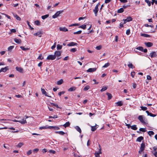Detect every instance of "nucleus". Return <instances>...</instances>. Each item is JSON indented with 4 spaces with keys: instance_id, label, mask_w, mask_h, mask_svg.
I'll return each mask as SVG.
<instances>
[{
    "instance_id": "obj_1",
    "label": "nucleus",
    "mask_w": 157,
    "mask_h": 157,
    "mask_svg": "<svg viewBox=\"0 0 157 157\" xmlns=\"http://www.w3.org/2000/svg\"><path fill=\"white\" fill-rule=\"evenodd\" d=\"M100 5V3H98L95 6L94 9L93 10L94 12V13L95 16H97V13L98 10V6Z\"/></svg>"
},
{
    "instance_id": "obj_2",
    "label": "nucleus",
    "mask_w": 157,
    "mask_h": 157,
    "mask_svg": "<svg viewBox=\"0 0 157 157\" xmlns=\"http://www.w3.org/2000/svg\"><path fill=\"white\" fill-rule=\"evenodd\" d=\"M145 147L144 143H143L141 144V146L140 150L139 151V153L141 154V152L144 150Z\"/></svg>"
},
{
    "instance_id": "obj_3",
    "label": "nucleus",
    "mask_w": 157,
    "mask_h": 157,
    "mask_svg": "<svg viewBox=\"0 0 157 157\" xmlns=\"http://www.w3.org/2000/svg\"><path fill=\"white\" fill-rule=\"evenodd\" d=\"M63 12V10H60L59 11H57L56 13L54 15H53L52 16V17L53 18H55L57 17H58L59 16V14Z\"/></svg>"
},
{
    "instance_id": "obj_4",
    "label": "nucleus",
    "mask_w": 157,
    "mask_h": 157,
    "mask_svg": "<svg viewBox=\"0 0 157 157\" xmlns=\"http://www.w3.org/2000/svg\"><path fill=\"white\" fill-rule=\"evenodd\" d=\"M14 122H19L21 124H24L27 123L26 121V120L25 119H23L22 120H14L13 121Z\"/></svg>"
},
{
    "instance_id": "obj_5",
    "label": "nucleus",
    "mask_w": 157,
    "mask_h": 157,
    "mask_svg": "<svg viewBox=\"0 0 157 157\" xmlns=\"http://www.w3.org/2000/svg\"><path fill=\"white\" fill-rule=\"evenodd\" d=\"M56 58V56L54 55H50L47 57V59L48 60H53L55 59Z\"/></svg>"
},
{
    "instance_id": "obj_6",
    "label": "nucleus",
    "mask_w": 157,
    "mask_h": 157,
    "mask_svg": "<svg viewBox=\"0 0 157 157\" xmlns=\"http://www.w3.org/2000/svg\"><path fill=\"white\" fill-rule=\"evenodd\" d=\"M150 56L151 58H154L157 57V54L155 52H152L150 54Z\"/></svg>"
},
{
    "instance_id": "obj_7",
    "label": "nucleus",
    "mask_w": 157,
    "mask_h": 157,
    "mask_svg": "<svg viewBox=\"0 0 157 157\" xmlns=\"http://www.w3.org/2000/svg\"><path fill=\"white\" fill-rule=\"evenodd\" d=\"M9 68L8 67H6L4 68H2L0 70V72H5Z\"/></svg>"
},
{
    "instance_id": "obj_8",
    "label": "nucleus",
    "mask_w": 157,
    "mask_h": 157,
    "mask_svg": "<svg viewBox=\"0 0 157 157\" xmlns=\"http://www.w3.org/2000/svg\"><path fill=\"white\" fill-rule=\"evenodd\" d=\"M61 52L59 51H56L54 55L56 57H59L61 56Z\"/></svg>"
},
{
    "instance_id": "obj_9",
    "label": "nucleus",
    "mask_w": 157,
    "mask_h": 157,
    "mask_svg": "<svg viewBox=\"0 0 157 157\" xmlns=\"http://www.w3.org/2000/svg\"><path fill=\"white\" fill-rule=\"evenodd\" d=\"M77 45H78V44L77 43H75L73 42H71L67 44V46H77Z\"/></svg>"
},
{
    "instance_id": "obj_10",
    "label": "nucleus",
    "mask_w": 157,
    "mask_h": 157,
    "mask_svg": "<svg viewBox=\"0 0 157 157\" xmlns=\"http://www.w3.org/2000/svg\"><path fill=\"white\" fill-rule=\"evenodd\" d=\"M138 119L140 120V121L143 124L145 123V122L143 120V117L142 116L140 115L138 117Z\"/></svg>"
},
{
    "instance_id": "obj_11",
    "label": "nucleus",
    "mask_w": 157,
    "mask_h": 157,
    "mask_svg": "<svg viewBox=\"0 0 157 157\" xmlns=\"http://www.w3.org/2000/svg\"><path fill=\"white\" fill-rule=\"evenodd\" d=\"M41 91L42 92V93L43 94H44L45 96L49 97H51V96H49L47 95V93L46 92V91H45V90L44 89L41 88Z\"/></svg>"
},
{
    "instance_id": "obj_12",
    "label": "nucleus",
    "mask_w": 157,
    "mask_h": 157,
    "mask_svg": "<svg viewBox=\"0 0 157 157\" xmlns=\"http://www.w3.org/2000/svg\"><path fill=\"white\" fill-rule=\"evenodd\" d=\"M13 16L15 17L16 19L18 21H21V18L16 14L14 13H12Z\"/></svg>"
},
{
    "instance_id": "obj_13",
    "label": "nucleus",
    "mask_w": 157,
    "mask_h": 157,
    "mask_svg": "<svg viewBox=\"0 0 157 157\" xmlns=\"http://www.w3.org/2000/svg\"><path fill=\"white\" fill-rule=\"evenodd\" d=\"M145 44L147 47H150L153 45V43L150 42H145Z\"/></svg>"
},
{
    "instance_id": "obj_14",
    "label": "nucleus",
    "mask_w": 157,
    "mask_h": 157,
    "mask_svg": "<svg viewBox=\"0 0 157 157\" xmlns=\"http://www.w3.org/2000/svg\"><path fill=\"white\" fill-rule=\"evenodd\" d=\"M42 33V32L40 31L36 33H34V35L35 36H38L40 37H41Z\"/></svg>"
},
{
    "instance_id": "obj_15",
    "label": "nucleus",
    "mask_w": 157,
    "mask_h": 157,
    "mask_svg": "<svg viewBox=\"0 0 157 157\" xmlns=\"http://www.w3.org/2000/svg\"><path fill=\"white\" fill-rule=\"evenodd\" d=\"M16 70L17 71L21 73H23V69L22 68L17 67H16Z\"/></svg>"
},
{
    "instance_id": "obj_16",
    "label": "nucleus",
    "mask_w": 157,
    "mask_h": 157,
    "mask_svg": "<svg viewBox=\"0 0 157 157\" xmlns=\"http://www.w3.org/2000/svg\"><path fill=\"white\" fill-rule=\"evenodd\" d=\"M59 30L61 31H62L63 32H67L68 31V29L66 28L65 27H64L63 28L60 27L59 29Z\"/></svg>"
},
{
    "instance_id": "obj_17",
    "label": "nucleus",
    "mask_w": 157,
    "mask_h": 157,
    "mask_svg": "<svg viewBox=\"0 0 157 157\" xmlns=\"http://www.w3.org/2000/svg\"><path fill=\"white\" fill-rule=\"evenodd\" d=\"M96 68H89L87 70V72H91L95 71H96Z\"/></svg>"
},
{
    "instance_id": "obj_18",
    "label": "nucleus",
    "mask_w": 157,
    "mask_h": 157,
    "mask_svg": "<svg viewBox=\"0 0 157 157\" xmlns=\"http://www.w3.org/2000/svg\"><path fill=\"white\" fill-rule=\"evenodd\" d=\"M144 139V137L143 136H140L138 137L136 139V141L140 142L142 140Z\"/></svg>"
},
{
    "instance_id": "obj_19",
    "label": "nucleus",
    "mask_w": 157,
    "mask_h": 157,
    "mask_svg": "<svg viewBox=\"0 0 157 157\" xmlns=\"http://www.w3.org/2000/svg\"><path fill=\"white\" fill-rule=\"evenodd\" d=\"M76 89V87L75 86H73L70 87L68 90L69 91H72L75 90Z\"/></svg>"
},
{
    "instance_id": "obj_20",
    "label": "nucleus",
    "mask_w": 157,
    "mask_h": 157,
    "mask_svg": "<svg viewBox=\"0 0 157 157\" xmlns=\"http://www.w3.org/2000/svg\"><path fill=\"white\" fill-rule=\"evenodd\" d=\"M75 128L80 133H81L82 131L81 128L79 126H76V127H75Z\"/></svg>"
},
{
    "instance_id": "obj_21",
    "label": "nucleus",
    "mask_w": 157,
    "mask_h": 157,
    "mask_svg": "<svg viewBox=\"0 0 157 157\" xmlns=\"http://www.w3.org/2000/svg\"><path fill=\"white\" fill-rule=\"evenodd\" d=\"M14 41L15 42L18 44H20L21 43V40L20 39H18L17 38H15L14 39Z\"/></svg>"
},
{
    "instance_id": "obj_22",
    "label": "nucleus",
    "mask_w": 157,
    "mask_h": 157,
    "mask_svg": "<svg viewBox=\"0 0 157 157\" xmlns=\"http://www.w3.org/2000/svg\"><path fill=\"white\" fill-rule=\"evenodd\" d=\"M131 128L132 129L134 130H136L137 129V128L136 127V125H134L131 126Z\"/></svg>"
},
{
    "instance_id": "obj_23",
    "label": "nucleus",
    "mask_w": 157,
    "mask_h": 157,
    "mask_svg": "<svg viewBox=\"0 0 157 157\" xmlns=\"http://www.w3.org/2000/svg\"><path fill=\"white\" fill-rule=\"evenodd\" d=\"M140 36H144L146 37H149L150 36V35L145 33H141L140 34Z\"/></svg>"
},
{
    "instance_id": "obj_24",
    "label": "nucleus",
    "mask_w": 157,
    "mask_h": 157,
    "mask_svg": "<svg viewBox=\"0 0 157 157\" xmlns=\"http://www.w3.org/2000/svg\"><path fill=\"white\" fill-rule=\"evenodd\" d=\"M128 66L129 68L132 69L135 68V67L133 66L132 64L130 62H129V64H128Z\"/></svg>"
},
{
    "instance_id": "obj_25",
    "label": "nucleus",
    "mask_w": 157,
    "mask_h": 157,
    "mask_svg": "<svg viewBox=\"0 0 157 157\" xmlns=\"http://www.w3.org/2000/svg\"><path fill=\"white\" fill-rule=\"evenodd\" d=\"M106 94L108 96V100H110L111 99L112 97V96L111 94L107 93H106Z\"/></svg>"
},
{
    "instance_id": "obj_26",
    "label": "nucleus",
    "mask_w": 157,
    "mask_h": 157,
    "mask_svg": "<svg viewBox=\"0 0 157 157\" xmlns=\"http://www.w3.org/2000/svg\"><path fill=\"white\" fill-rule=\"evenodd\" d=\"M51 105L52 106H56L57 108H60L61 109V108H60L59 107L58 105L56 104H55L54 103H51Z\"/></svg>"
},
{
    "instance_id": "obj_27",
    "label": "nucleus",
    "mask_w": 157,
    "mask_h": 157,
    "mask_svg": "<svg viewBox=\"0 0 157 157\" xmlns=\"http://www.w3.org/2000/svg\"><path fill=\"white\" fill-rule=\"evenodd\" d=\"M117 106H121L123 105V103L121 101H119L116 103Z\"/></svg>"
},
{
    "instance_id": "obj_28",
    "label": "nucleus",
    "mask_w": 157,
    "mask_h": 157,
    "mask_svg": "<svg viewBox=\"0 0 157 157\" xmlns=\"http://www.w3.org/2000/svg\"><path fill=\"white\" fill-rule=\"evenodd\" d=\"M20 48L22 50L24 51H26L29 49V48H25L24 47L22 46H21Z\"/></svg>"
},
{
    "instance_id": "obj_29",
    "label": "nucleus",
    "mask_w": 157,
    "mask_h": 157,
    "mask_svg": "<svg viewBox=\"0 0 157 157\" xmlns=\"http://www.w3.org/2000/svg\"><path fill=\"white\" fill-rule=\"evenodd\" d=\"M124 11L123 8H121L117 10V13H121L123 12Z\"/></svg>"
},
{
    "instance_id": "obj_30",
    "label": "nucleus",
    "mask_w": 157,
    "mask_h": 157,
    "mask_svg": "<svg viewBox=\"0 0 157 157\" xmlns=\"http://www.w3.org/2000/svg\"><path fill=\"white\" fill-rule=\"evenodd\" d=\"M70 123L69 122H67L63 125V126L64 127L66 128V127L69 126L70 125Z\"/></svg>"
},
{
    "instance_id": "obj_31",
    "label": "nucleus",
    "mask_w": 157,
    "mask_h": 157,
    "mask_svg": "<svg viewBox=\"0 0 157 157\" xmlns=\"http://www.w3.org/2000/svg\"><path fill=\"white\" fill-rule=\"evenodd\" d=\"M56 133L59 134L61 135H63L65 134V132L63 131H56Z\"/></svg>"
},
{
    "instance_id": "obj_32",
    "label": "nucleus",
    "mask_w": 157,
    "mask_h": 157,
    "mask_svg": "<svg viewBox=\"0 0 157 157\" xmlns=\"http://www.w3.org/2000/svg\"><path fill=\"white\" fill-rule=\"evenodd\" d=\"M63 82V81L62 79H61L60 80L58 81L57 82V84L58 85H60Z\"/></svg>"
},
{
    "instance_id": "obj_33",
    "label": "nucleus",
    "mask_w": 157,
    "mask_h": 157,
    "mask_svg": "<svg viewBox=\"0 0 157 157\" xmlns=\"http://www.w3.org/2000/svg\"><path fill=\"white\" fill-rule=\"evenodd\" d=\"M49 16V15L48 14H46L45 15L42 16L41 17V18L42 19L44 20L45 19L47 18Z\"/></svg>"
},
{
    "instance_id": "obj_34",
    "label": "nucleus",
    "mask_w": 157,
    "mask_h": 157,
    "mask_svg": "<svg viewBox=\"0 0 157 157\" xmlns=\"http://www.w3.org/2000/svg\"><path fill=\"white\" fill-rule=\"evenodd\" d=\"M79 28H81L84 29H85L86 28V25H82L79 26Z\"/></svg>"
},
{
    "instance_id": "obj_35",
    "label": "nucleus",
    "mask_w": 157,
    "mask_h": 157,
    "mask_svg": "<svg viewBox=\"0 0 157 157\" xmlns=\"http://www.w3.org/2000/svg\"><path fill=\"white\" fill-rule=\"evenodd\" d=\"M107 89V88L106 86H104L102 87V88L101 90V92H103L106 90Z\"/></svg>"
},
{
    "instance_id": "obj_36",
    "label": "nucleus",
    "mask_w": 157,
    "mask_h": 157,
    "mask_svg": "<svg viewBox=\"0 0 157 157\" xmlns=\"http://www.w3.org/2000/svg\"><path fill=\"white\" fill-rule=\"evenodd\" d=\"M62 46L58 44L57 45V50H60L62 49Z\"/></svg>"
},
{
    "instance_id": "obj_37",
    "label": "nucleus",
    "mask_w": 157,
    "mask_h": 157,
    "mask_svg": "<svg viewBox=\"0 0 157 157\" xmlns=\"http://www.w3.org/2000/svg\"><path fill=\"white\" fill-rule=\"evenodd\" d=\"M145 2H146L147 3V4L149 6H151V2L149 0H145Z\"/></svg>"
},
{
    "instance_id": "obj_38",
    "label": "nucleus",
    "mask_w": 157,
    "mask_h": 157,
    "mask_svg": "<svg viewBox=\"0 0 157 157\" xmlns=\"http://www.w3.org/2000/svg\"><path fill=\"white\" fill-rule=\"evenodd\" d=\"M90 86H86L83 89L84 91H87L90 89Z\"/></svg>"
},
{
    "instance_id": "obj_39",
    "label": "nucleus",
    "mask_w": 157,
    "mask_h": 157,
    "mask_svg": "<svg viewBox=\"0 0 157 157\" xmlns=\"http://www.w3.org/2000/svg\"><path fill=\"white\" fill-rule=\"evenodd\" d=\"M148 134L149 136L153 135L154 134V132L153 131H149L148 132Z\"/></svg>"
},
{
    "instance_id": "obj_40",
    "label": "nucleus",
    "mask_w": 157,
    "mask_h": 157,
    "mask_svg": "<svg viewBox=\"0 0 157 157\" xmlns=\"http://www.w3.org/2000/svg\"><path fill=\"white\" fill-rule=\"evenodd\" d=\"M27 23L31 30H33L34 29V28L32 27L31 25H30V22L29 21H27Z\"/></svg>"
},
{
    "instance_id": "obj_41",
    "label": "nucleus",
    "mask_w": 157,
    "mask_h": 157,
    "mask_svg": "<svg viewBox=\"0 0 157 157\" xmlns=\"http://www.w3.org/2000/svg\"><path fill=\"white\" fill-rule=\"evenodd\" d=\"M126 19L128 22L132 20V18L131 17H128Z\"/></svg>"
},
{
    "instance_id": "obj_42",
    "label": "nucleus",
    "mask_w": 157,
    "mask_h": 157,
    "mask_svg": "<svg viewBox=\"0 0 157 157\" xmlns=\"http://www.w3.org/2000/svg\"><path fill=\"white\" fill-rule=\"evenodd\" d=\"M97 128L95 126L91 127V130L93 132Z\"/></svg>"
},
{
    "instance_id": "obj_43",
    "label": "nucleus",
    "mask_w": 157,
    "mask_h": 157,
    "mask_svg": "<svg viewBox=\"0 0 157 157\" xmlns=\"http://www.w3.org/2000/svg\"><path fill=\"white\" fill-rule=\"evenodd\" d=\"M136 49L142 52H143V48L142 47H138L136 48Z\"/></svg>"
},
{
    "instance_id": "obj_44",
    "label": "nucleus",
    "mask_w": 157,
    "mask_h": 157,
    "mask_svg": "<svg viewBox=\"0 0 157 157\" xmlns=\"http://www.w3.org/2000/svg\"><path fill=\"white\" fill-rule=\"evenodd\" d=\"M35 24L37 25H40V22L38 20H36L35 21Z\"/></svg>"
},
{
    "instance_id": "obj_45",
    "label": "nucleus",
    "mask_w": 157,
    "mask_h": 157,
    "mask_svg": "<svg viewBox=\"0 0 157 157\" xmlns=\"http://www.w3.org/2000/svg\"><path fill=\"white\" fill-rule=\"evenodd\" d=\"M24 144L22 143H19L17 145V147H21Z\"/></svg>"
},
{
    "instance_id": "obj_46",
    "label": "nucleus",
    "mask_w": 157,
    "mask_h": 157,
    "mask_svg": "<svg viewBox=\"0 0 157 157\" xmlns=\"http://www.w3.org/2000/svg\"><path fill=\"white\" fill-rule=\"evenodd\" d=\"M14 47L13 46H11L9 47L8 48V50L9 51H11L12 50L13 48Z\"/></svg>"
},
{
    "instance_id": "obj_47",
    "label": "nucleus",
    "mask_w": 157,
    "mask_h": 157,
    "mask_svg": "<svg viewBox=\"0 0 157 157\" xmlns=\"http://www.w3.org/2000/svg\"><path fill=\"white\" fill-rule=\"evenodd\" d=\"M139 130L140 131H142L144 132H145L146 131V130L145 128H140Z\"/></svg>"
},
{
    "instance_id": "obj_48",
    "label": "nucleus",
    "mask_w": 157,
    "mask_h": 157,
    "mask_svg": "<svg viewBox=\"0 0 157 157\" xmlns=\"http://www.w3.org/2000/svg\"><path fill=\"white\" fill-rule=\"evenodd\" d=\"M109 65V63H106L103 66H102V67L106 68L108 67Z\"/></svg>"
},
{
    "instance_id": "obj_49",
    "label": "nucleus",
    "mask_w": 157,
    "mask_h": 157,
    "mask_svg": "<svg viewBox=\"0 0 157 157\" xmlns=\"http://www.w3.org/2000/svg\"><path fill=\"white\" fill-rule=\"evenodd\" d=\"M77 50V49L76 48H73L71 49L70 50V52H75Z\"/></svg>"
},
{
    "instance_id": "obj_50",
    "label": "nucleus",
    "mask_w": 157,
    "mask_h": 157,
    "mask_svg": "<svg viewBox=\"0 0 157 157\" xmlns=\"http://www.w3.org/2000/svg\"><path fill=\"white\" fill-rule=\"evenodd\" d=\"M32 153V150H29L27 152L26 154H27V155H29L30 154H31Z\"/></svg>"
},
{
    "instance_id": "obj_51",
    "label": "nucleus",
    "mask_w": 157,
    "mask_h": 157,
    "mask_svg": "<svg viewBox=\"0 0 157 157\" xmlns=\"http://www.w3.org/2000/svg\"><path fill=\"white\" fill-rule=\"evenodd\" d=\"M82 33V31L79 30L77 32H74V34H81Z\"/></svg>"
},
{
    "instance_id": "obj_52",
    "label": "nucleus",
    "mask_w": 157,
    "mask_h": 157,
    "mask_svg": "<svg viewBox=\"0 0 157 157\" xmlns=\"http://www.w3.org/2000/svg\"><path fill=\"white\" fill-rule=\"evenodd\" d=\"M144 26L145 27H151V28H153V27H154V26L153 25H149L147 24H145L144 25Z\"/></svg>"
},
{
    "instance_id": "obj_53",
    "label": "nucleus",
    "mask_w": 157,
    "mask_h": 157,
    "mask_svg": "<svg viewBox=\"0 0 157 157\" xmlns=\"http://www.w3.org/2000/svg\"><path fill=\"white\" fill-rule=\"evenodd\" d=\"M49 153H52L53 154H55L56 153V151L52 150H49Z\"/></svg>"
},
{
    "instance_id": "obj_54",
    "label": "nucleus",
    "mask_w": 157,
    "mask_h": 157,
    "mask_svg": "<svg viewBox=\"0 0 157 157\" xmlns=\"http://www.w3.org/2000/svg\"><path fill=\"white\" fill-rule=\"evenodd\" d=\"M130 33V30L129 29H128L127 30L126 32V34L127 35H129Z\"/></svg>"
},
{
    "instance_id": "obj_55",
    "label": "nucleus",
    "mask_w": 157,
    "mask_h": 157,
    "mask_svg": "<svg viewBox=\"0 0 157 157\" xmlns=\"http://www.w3.org/2000/svg\"><path fill=\"white\" fill-rule=\"evenodd\" d=\"M140 108L144 111L146 110L147 109V108L146 107L141 106Z\"/></svg>"
},
{
    "instance_id": "obj_56",
    "label": "nucleus",
    "mask_w": 157,
    "mask_h": 157,
    "mask_svg": "<svg viewBox=\"0 0 157 157\" xmlns=\"http://www.w3.org/2000/svg\"><path fill=\"white\" fill-rule=\"evenodd\" d=\"M146 112L147 113V115L150 116L151 117V115L152 114V113L149 112V111L147 110H146Z\"/></svg>"
},
{
    "instance_id": "obj_57",
    "label": "nucleus",
    "mask_w": 157,
    "mask_h": 157,
    "mask_svg": "<svg viewBox=\"0 0 157 157\" xmlns=\"http://www.w3.org/2000/svg\"><path fill=\"white\" fill-rule=\"evenodd\" d=\"M135 75V73L134 71L132 72L131 73V75L132 78H134V75Z\"/></svg>"
},
{
    "instance_id": "obj_58",
    "label": "nucleus",
    "mask_w": 157,
    "mask_h": 157,
    "mask_svg": "<svg viewBox=\"0 0 157 157\" xmlns=\"http://www.w3.org/2000/svg\"><path fill=\"white\" fill-rule=\"evenodd\" d=\"M101 45H99L98 46H97L96 47V49L98 50H99L101 49Z\"/></svg>"
},
{
    "instance_id": "obj_59",
    "label": "nucleus",
    "mask_w": 157,
    "mask_h": 157,
    "mask_svg": "<svg viewBox=\"0 0 157 157\" xmlns=\"http://www.w3.org/2000/svg\"><path fill=\"white\" fill-rule=\"evenodd\" d=\"M79 25V24H74L71 25L69 26H78Z\"/></svg>"
},
{
    "instance_id": "obj_60",
    "label": "nucleus",
    "mask_w": 157,
    "mask_h": 157,
    "mask_svg": "<svg viewBox=\"0 0 157 157\" xmlns=\"http://www.w3.org/2000/svg\"><path fill=\"white\" fill-rule=\"evenodd\" d=\"M94 154L95 157H100V155L98 153V152L97 151L95 152Z\"/></svg>"
},
{
    "instance_id": "obj_61",
    "label": "nucleus",
    "mask_w": 157,
    "mask_h": 157,
    "mask_svg": "<svg viewBox=\"0 0 157 157\" xmlns=\"http://www.w3.org/2000/svg\"><path fill=\"white\" fill-rule=\"evenodd\" d=\"M99 147L100 148V149L99 150L98 152V154H101L102 153L101 151V148L100 146L99 145Z\"/></svg>"
},
{
    "instance_id": "obj_62",
    "label": "nucleus",
    "mask_w": 157,
    "mask_h": 157,
    "mask_svg": "<svg viewBox=\"0 0 157 157\" xmlns=\"http://www.w3.org/2000/svg\"><path fill=\"white\" fill-rule=\"evenodd\" d=\"M39 150V149L36 148L33 150V151L34 152L37 153L38 151Z\"/></svg>"
},
{
    "instance_id": "obj_63",
    "label": "nucleus",
    "mask_w": 157,
    "mask_h": 157,
    "mask_svg": "<svg viewBox=\"0 0 157 157\" xmlns=\"http://www.w3.org/2000/svg\"><path fill=\"white\" fill-rule=\"evenodd\" d=\"M152 153L155 157H157V152L156 151H152Z\"/></svg>"
},
{
    "instance_id": "obj_64",
    "label": "nucleus",
    "mask_w": 157,
    "mask_h": 157,
    "mask_svg": "<svg viewBox=\"0 0 157 157\" xmlns=\"http://www.w3.org/2000/svg\"><path fill=\"white\" fill-rule=\"evenodd\" d=\"M64 93H65V92L63 91H62V92H60L59 93L58 95L59 96H60L61 95V94H63Z\"/></svg>"
}]
</instances>
